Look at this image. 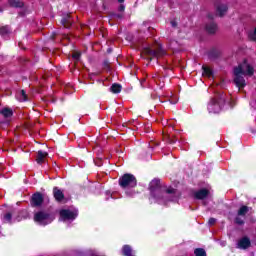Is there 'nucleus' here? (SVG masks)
<instances>
[{
    "instance_id": "f257e3e1",
    "label": "nucleus",
    "mask_w": 256,
    "mask_h": 256,
    "mask_svg": "<svg viewBox=\"0 0 256 256\" xmlns=\"http://www.w3.org/2000/svg\"><path fill=\"white\" fill-rule=\"evenodd\" d=\"M151 196L156 199L157 203L164 204L169 201H178L180 197L179 191L169 187L164 192L161 191V180L155 178L149 184Z\"/></svg>"
},
{
    "instance_id": "f03ea898",
    "label": "nucleus",
    "mask_w": 256,
    "mask_h": 256,
    "mask_svg": "<svg viewBox=\"0 0 256 256\" xmlns=\"http://www.w3.org/2000/svg\"><path fill=\"white\" fill-rule=\"evenodd\" d=\"M255 73V69L251 65H239L234 67L233 75H234V83L238 89H243L245 85V77L247 75L251 77Z\"/></svg>"
},
{
    "instance_id": "7ed1b4c3",
    "label": "nucleus",
    "mask_w": 256,
    "mask_h": 256,
    "mask_svg": "<svg viewBox=\"0 0 256 256\" xmlns=\"http://www.w3.org/2000/svg\"><path fill=\"white\" fill-rule=\"evenodd\" d=\"M225 105V95L223 93H218L215 97L211 98L208 103L209 113H220Z\"/></svg>"
},
{
    "instance_id": "20e7f679",
    "label": "nucleus",
    "mask_w": 256,
    "mask_h": 256,
    "mask_svg": "<svg viewBox=\"0 0 256 256\" xmlns=\"http://www.w3.org/2000/svg\"><path fill=\"white\" fill-rule=\"evenodd\" d=\"M143 54L148 55L149 59H151L152 57H163V55H166L167 53L159 43H156L153 46L144 47Z\"/></svg>"
},
{
    "instance_id": "39448f33",
    "label": "nucleus",
    "mask_w": 256,
    "mask_h": 256,
    "mask_svg": "<svg viewBox=\"0 0 256 256\" xmlns=\"http://www.w3.org/2000/svg\"><path fill=\"white\" fill-rule=\"evenodd\" d=\"M118 183L122 189H131L137 187V178L133 174H124L119 178Z\"/></svg>"
},
{
    "instance_id": "423d86ee",
    "label": "nucleus",
    "mask_w": 256,
    "mask_h": 256,
    "mask_svg": "<svg viewBox=\"0 0 256 256\" xmlns=\"http://www.w3.org/2000/svg\"><path fill=\"white\" fill-rule=\"evenodd\" d=\"M54 220L55 216L45 211H39L34 215V221L39 223V225H49Z\"/></svg>"
},
{
    "instance_id": "0eeeda50",
    "label": "nucleus",
    "mask_w": 256,
    "mask_h": 256,
    "mask_svg": "<svg viewBox=\"0 0 256 256\" xmlns=\"http://www.w3.org/2000/svg\"><path fill=\"white\" fill-rule=\"evenodd\" d=\"M77 215V210L63 209L60 211L61 221H75Z\"/></svg>"
},
{
    "instance_id": "6e6552de",
    "label": "nucleus",
    "mask_w": 256,
    "mask_h": 256,
    "mask_svg": "<svg viewBox=\"0 0 256 256\" xmlns=\"http://www.w3.org/2000/svg\"><path fill=\"white\" fill-rule=\"evenodd\" d=\"M31 205L32 207H41L43 205V194L37 192L32 195V200H31Z\"/></svg>"
},
{
    "instance_id": "1a4fd4ad",
    "label": "nucleus",
    "mask_w": 256,
    "mask_h": 256,
    "mask_svg": "<svg viewBox=\"0 0 256 256\" xmlns=\"http://www.w3.org/2000/svg\"><path fill=\"white\" fill-rule=\"evenodd\" d=\"M237 249H249V247H251V240L249 239V237L245 236L243 238H241L237 245H236Z\"/></svg>"
},
{
    "instance_id": "9d476101",
    "label": "nucleus",
    "mask_w": 256,
    "mask_h": 256,
    "mask_svg": "<svg viewBox=\"0 0 256 256\" xmlns=\"http://www.w3.org/2000/svg\"><path fill=\"white\" fill-rule=\"evenodd\" d=\"M209 194H210V192L208 189L202 188V189L194 192V197H195V199L203 200V199H207V197H209Z\"/></svg>"
},
{
    "instance_id": "9b49d317",
    "label": "nucleus",
    "mask_w": 256,
    "mask_h": 256,
    "mask_svg": "<svg viewBox=\"0 0 256 256\" xmlns=\"http://www.w3.org/2000/svg\"><path fill=\"white\" fill-rule=\"evenodd\" d=\"M215 7H216V15H218V17L225 16L228 10V7L226 6V4L216 3Z\"/></svg>"
},
{
    "instance_id": "f8f14e48",
    "label": "nucleus",
    "mask_w": 256,
    "mask_h": 256,
    "mask_svg": "<svg viewBox=\"0 0 256 256\" xmlns=\"http://www.w3.org/2000/svg\"><path fill=\"white\" fill-rule=\"evenodd\" d=\"M53 195H54V198L58 201V203H61V201L65 199V194H63L61 189H59L58 187L53 188Z\"/></svg>"
},
{
    "instance_id": "ddd939ff",
    "label": "nucleus",
    "mask_w": 256,
    "mask_h": 256,
    "mask_svg": "<svg viewBox=\"0 0 256 256\" xmlns=\"http://www.w3.org/2000/svg\"><path fill=\"white\" fill-rule=\"evenodd\" d=\"M205 29H206L207 33H209L210 35L217 33V25L213 21L208 22L205 26Z\"/></svg>"
},
{
    "instance_id": "4468645a",
    "label": "nucleus",
    "mask_w": 256,
    "mask_h": 256,
    "mask_svg": "<svg viewBox=\"0 0 256 256\" xmlns=\"http://www.w3.org/2000/svg\"><path fill=\"white\" fill-rule=\"evenodd\" d=\"M0 115H2L4 119H11V117H13V110L10 108H3L0 111Z\"/></svg>"
},
{
    "instance_id": "2eb2a0df",
    "label": "nucleus",
    "mask_w": 256,
    "mask_h": 256,
    "mask_svg": "<svg viewBox=\"0 0 256 256\" xmlns=\"http://www.w3.org/2000/svg\"><path fill=\"white\" fill-rule=\"evenodd\" d=\"M49 154L43 150L38 151L36 161L39 165L45 161V157H47Z\"/></svg>"
},
{
    "instance_id": "dca6fc26",
    "label": "nucleus",
    "mask_w": 256,
    "mask_h": 256,
    "mask_svg": "<svg viewBox=\"0 0 256 256\" xmlns=\"http://www.w3.org/2000/svg\"><path fill=\"white\" fill-rule=\"evenodd\" d=\"M10 34H11V28L9 26L0 27L1 37H3L4 39H7V37H9Z\"/></svg>"
},
{
    "instance_id": "f3484780",
    "label": "nucleus",
    "mask_w": 256,
    "mask_h": 256,
    "mask_svg": "<svg viewBox=\"0 0 256 256\" xmlns=\"http://www.w3.org/2000/svg\"><path fill=\"white\" fill-rule=\"evenodd\" d=\"M72 23L73 22L71 21V15L69 14L64 15V17L61 20V24L66 28H69V26L72 25Z\"/></svg>"
},
{
    "instance_id": "a211bd4d",
    "label": "nucleus",
    "mask_w": 256,
    "mask_h": 256,
    "mask_svg": "<svg viewBox=\"0 0 256 256\" xmlns=\"http://www.w3.org/2000/svg\"><path fill=\"white\" fill-rule=\"evenodd\" d=\"M202 71H203L202 75L204 77H209V78L213 77V70L211 69V67L203 65Z\"/></svg>"
},
{
    "instance_id": "6ab92c4d",
    "label": "nucleus",
    "mask_w": 256,
    "mask_h": 256,
    "mask_svg": "<svg viewBox=\"0 0 256 256\" xmlns=\"http://www.w3.org/2000/svg\"><path fill=\"white\" fill-rule=\"evenodd\" d=\"M122 255L123 256H135V254H133V249L129 245H124L122 247Z\"/></svg>"
},
{
    "instance_id": "aec40b11",
    "label": "nucleus",
    "mask_w": 256,
    "mask_h": 256,
    "mask_svg": "<svg viewBox=\"0 0 256 256\" xmlns=\"http://www.w3.org/2000/svg\"><path fill=\"white\" fill-rule=\"evenodd\" d=\"M249 213V207L248 206H241L237 212L238 216L245 217Z\"/></svg>"
},
{
    "instance_id": "412c9836",
    "label": "nucleus",
    "mask_w": 256,
    "mask_h": 256,
    "mask_svg": "<svg viewBox=\"0 0 256 256\" xmlns=\"http://www.w3.org/2000/svg\"><path fill=\"white\" fill-rule=\"evenodd\" d=\"M18 101H27V93L25 90H20L16 95Z\"/></svg>"
},
{
    "instance_id": "4be33fe9",
    "label": "nucleus",
    "mask_w": 256,
    "mask_h": 256,
    "mask_svg": "<svg viewBox=\"0 0 256 256\" xmlns=\"http://www.w3.org/2000/svg\"><path fill=\"white\" fill-rule=\"evenodd\" d=\"M11 7H23V2L21 0H8Z\"/></svg>"
},
{
    "instance_id": "5701e85b",
    "label": "nucleus",
    "mask_w": 256,
    "mask_h": 256,
    "mask_svg": "<svg viewBox=\"0 0 256 256\" xmlns=\"http://www.w3.org/2000/svg\"><path fill=\"white\" fill-rule=\"evenodd\" d=\"M251 63H253L251 58H242L237 61L238 65H251Z\"/></svg>"
},
{
    "instance_id": "b1692460",
    "label": "nucleus",
    "mask_w": 256,
    "mask_h": 256,
    "mask_svg": "<svg viewBox=\"0 0 256 256\" xmlns=\"http://www.w3.org/2000/svg\"><path fill=\"white\" fill-rule=\"evenodd\" d=\"M110 91L112 93H121V85L120 84H113L111 87H110Z\"/></svg>"
},
{
    "instance_id": "393cba45",
    "label": "nucleus",
    "mask_w": 256,
    "mask_h": 256,
    "mask_svg": "<svg viewBox=\"0 0 256 256\" xmlns=\"http://www.w3.org/2000/svg\"><path fill=\"white\" fill-rule=\"evenodd\" d=\"M194 254L196 256H207V252H205V249L203 248H197L194 250Z\"/></svg>"
},
{
    "instance_id": "a878e982",
    "label": "nucleus",
    "mask_w": 256,
    "mask_h": 256,
    "mask_svg": "<svg viewBox=\"0 0 256 256\" xmlns=\"http://www.w3.org/2000/svg\"><path fill=\"white\" fill-rule=\"evenodd\" d=\"M234 222L236 225H245V221L239 215L235 217Z\"/></svg>"
},
{
    "instance_id": "bb28decb",
    "label": "nucleus",
    "mask_w": 256,
    "mask_h": 256,
    "mask_svg": "<svg viewBox=\"0 0 256 256\" xmlns=\"http://www.w3.org/2000/svg\"><path fill=\"white\" fill-rule=\"evenodd\" d=\"M72 59H74L75 61H79V59H81V52L76 51L72 54Z\"/></svg>"
},
{
    "instance_id": "cd10ccee",
    "label": "nucleus",
    "mask_w": 256,
    "mask_h": 256,
    "mask_svg": "<svg viewBox=\"0 0 256 256\" xmlns=\"http://www.w3.org/2000/svg\"><path fill=\"white\" fill-rule=\"evenodd\" d=\"M12 215L11 213H7L4 215V222L5 223H11Z\"/></svg>"
},
{
    "instance_id": "c85d7f7f",
    "label": "nucleus",
    "mask_w": 256,
    "mask_h": 256,
    "mask_svg": "<svg viewBox=\"0 0 256 256\" xmlns=\"http://www.w3.org/2000/svg\"><path fill=\"white\" fill-rule=\"evenodd\" d=\"M215 223H217V219H215V218H210V219L208 220V225H209L210 227H213V225H214Z\"/></svg>"
},
{
    "instance_id": "c756f323",
    "label": "nucleus",
    "mask_w": 256,
    "mask_h": 256,
    "mask_svg": "<svg viewBox=\"0 0 256 256\" xmlns=\"http://www.w3.org/2000/svg\"><path fill=\"white\" fill-rule=\"evenodd\" d=\"M126 195L127 197H133V195H135V192L134 191H126Z\"/></svg>"
},
{
    "instance_id": "7c9ffc66",
    "label": "nucleus",
    "mask_w": 256,
    "mask_h": 256,
    "mask_svg": "<svg viewBox=\"0 0 256 256\" xmlns=\"http://www.w3.org/2000/svg\"><path fill=\"white\" fill-rule=\"evenodd\" d=\"M215 18V15L214 14H212V13H209L208 15H207V19H214Z\"/></svg>"
},
{
    "instance_id": "2f4dec72",
    "label": "nucleus",
    "mask_w": 256,
    "mask_h": 256,
    "mask_svg": "<svg viewBox=\"0 0 256 256\" xmlns=\"http://www.w3.org/2000/svg\"><path fill=\"white\" fill-rule=\"evenodd\" d=\"M119 11H121V12L125 11V5L121 4L119 6Z\"/></svg>"
},
{
    "instance_id": "473e14b6",
    "label": "nucleus",
    "mask_w": 256,
    "mask_h": 256,
    "mask_svg": "<svg viewBox=\"0 0 256 256\" xmlns=\"http://www.w3.org/2000/svg\"><path fill=\"white\" fill-rule=\"evenodd\" d=\"M170 103H171L172 105H176L177 100H170Z\"/></svg>"
},
{
    "instance_id": "72a5a7b5",
    "label": "nucleus",
    "mask_w": 256,
    "mask_h": 256,
    "mask_svg": "<svg viewBox=\"0 0 256 256\" xmlns=\"http://www.w3.org/2000/svg\"><path fill=\"white\" fill-rule=\"evenodd\" d=\"M171 24H172V27H176L177 26V24L175 22H171Z\"/></svg>"
},
{
    "instance_id": "f704fd0d",
    "label": "nucleus",
    "mask_w": 256,
    "mask_h": 256,
    "mask_svg": "<svg viewBox=\"0 0 256 256\" xmlns=\"http://www.w3.org/2000/svg\"><path fill=\"white\" fill-rule=\"evenodd\" d=\"M125 0H118V3H124Z\"/></svg>"
},
{
    "instance_id": "c9c22d12",
    "label": "nucleus",
    "mask_w": 256,
    "mask_h": 256,
    "mask_svg": "<svg viewBox=\"0 0 256 256\" xmlns=\"http://www.w3.org/2000/svg\"><path fill=\"white\" fill-rule=\"evenodd\" d=\"M91 256H97V254H95V253H92V254H91Z\"/></svg>"
},
{
    "instance_id": "e433bc0d",
    "label": "nucleus",
    "mask_w": 256,
    "mask_h": 256,
    "mask_svg": "<svg viewBox=\"0 0 256 256\" xmlns=\"http://www.w3.org/2000/svg\"><path fill=\"white\" fill-rule=\"evenodd\" d=\"M0 123H5V122H3V121H0Z\"/></svg>"
},
{
    "instance_id": "4c0bfd02",
    "label": "nucleus",
    "mask_w": 256,
    "mask_h": 256,
    "mask_svg": "<svg viewBox=\"0 0 256 256\" xmlns=\"http://www.w3.org/2000/svg\"><path fill=\"white\" fill-rule=\"evenodd\" d=\"M204 205H207V203H206V202H204Z\"/></svg>"
}]
</instances>
